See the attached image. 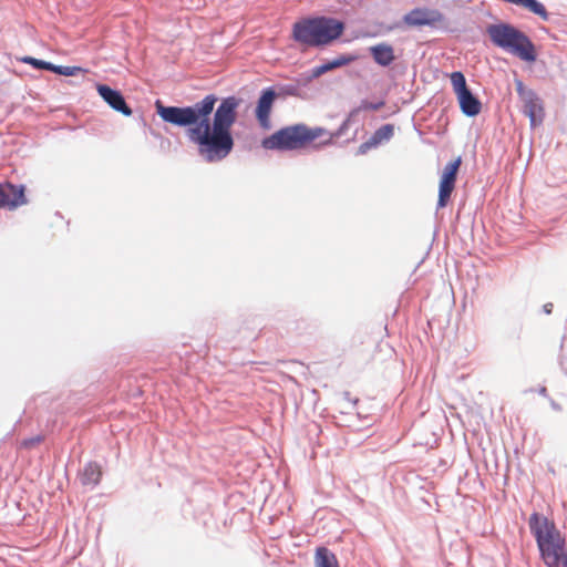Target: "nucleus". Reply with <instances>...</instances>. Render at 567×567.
Wrapping results in <instances>:
<instances>
[{"instance_id":"obj_19","label":"nucleus","mask_w":567,"mask_h":567,"mask_svg":"<svg viewBox=\"0 0 567 567\" xmlns=\"http://www.w3.org/2000/svg\"><path fill=\"white\" fill-rule=\"evenodd\" d=\"M21 62L30 64L37 69L52 71L53 64L43 60H39L32 56H23L20 59Z\"/></svg>"},{"instance_id":"obj_11","label":"nucleus","mask_w":567,"mask_h":567,"mask_svg":"<svg viewBox=\"0 0 567 567\" xmlns=\"http://www.w3.org/2000/svg\"><path fill=\"white\" fill-rule=\"evenodd\" d=\"M275 97V91L271 89H267L262 92L261 96L258 100L256 117L264 130H269L271 127L269 115Z\"/></svg>"},{"instance_id":"obj_21","label":"nucleus","mask_w":567,"mask_h":567,"mask_svg":"<svg viewBox=\"0 0 567 567\" xmlns=\"http://www.w3.org/2000/svg\"><path fill=\"white\" fill-rule=\"evenodd\" d=\"M383 105H384L383 102H379V103L363 102L361 104V110H373V111H377V110H380Z\"/></svg>"},{"instance_id":"obj_15","label":"nucleus","mask_w":567,"mask_h":567,"mask_svg":"<svg viewBox=\"0 0 567 567\" xmlns=\"http://www.w3.org/2000/svg\"><path fill=\"white\" fill-rule=\"evenodd\" d=\"M370 53L373 60L382 66H388L395 60L393 48L386 43L371 47Z\"/></svg>"},{"instance_id":"obj_6","label":"nucleus","mask_w":567,"mask_h":567,"mask_svg":"<svg viewBox=\"0 0 567 567\" xmlns=\"http://www.w3.org/2000/svg\"><path fill=\"white\" fill-rule=\"evenodd\" d=\"M450 80L462 113L471 117L478 115L482 110V103L468 90L464 74L455 71L451 73Z\"/></svg>"},{"instance_id":"obj_1","label":"nucleus","mask_w":567,"mask_h":567,"mask_svg":"<svg viewBox=\"0 0 567 567\" xmlns=\"http://www.w3.org/2000/svg\"><path fill=\"white\" fill-rule=\"evenodd\" d=\"M207 94L187 106H165L156 102V112L166 123L186 128L189 142L197 146L198 155L207 163L224 161L234 148L231 127L237 120L240 100L236 96L221 99Z\"/></svg>"},{"instance_id":"obj_7","label":"nucleus","mask_w":567,"mask_h":567,"mask_svg":"<svg viewBox=\"0 0 567 567\" xmlns=\"http://www.w3.org/2000/svg\"><path fill=\"white\" fill-rule=\"evenodd\" d=\"M461 164L462 158L458 156L449 162L443 168L439 184L437 209L444 208L449 204L451 195L455 189L456 177Z\"/></svg>"},{"instance_id":"obj_3","label":"nucleus","mask_w":567,"mask_h":567,"mask_svg":"<svg viewBox=\"0 0 567 567\" xmlns=\"http://www.w3.org/2000/svg\"><path fill=\"white\" fill-rule=\"evenodd\" d=\"M492 43L525 62H535L537 52L530 39L509 23H494L486 28Z\"/></svg>"},{"instance_id":"obj_12","label":"nucleus","mask_w":567,"mask_h":567,"mask_svg":"<svg viewBox=\"0 0 567 567\" xmlns=\"http://www.w3.org/2000/svg\"><path fill=\"white\" fill-rule=\"evenodd\" d=\"M24 203L23 188L14 185L0 186V207L16 208Z\"/></svg>"},{"instance_id":"obj_16","label":"nucleus","mask_w":567,"mask_h":567,"mask_svg":"<svg viewBox=\"0 0 567 567\" xmlns=\"http://www.w3.org/2000/svg\"><path fill=\"white\" fill-rule=\"evenodd\" d=\"M315 567H340L337 556L327 547H318L315 553Z\"/></svg>"},{"instance_id":"obj_13","label":"nucleus","mask_w":567,"mask_h":567,"mask_svg":"<svg viewBox=\"0 0 567 567\" xmlns=\"http://www.w3.org/2000/svg\"><path fill=\"white\" fill-rule=\"evenodd\" d=\"M394 134V125L393 124H385L378 128L373 135L364 143L360 145V152L365 153L369 150L377 147L383 142H388L392 138Z\"/></svg>"},{"instance_id":"obj_17","label":"nucleus","mask_w":567,"mask_h":567,"mask_svg":"<svg viewBox=\"0 0 567 567\" xmlns=\"http://www.w3.org/2000/svg\"><path fill=\"white\" fill-rule=\"evenodd\" d=\"M101 474V468L96 463H87L81 473V482L83 485L94 486L99 483Z\"/></svg>"},{"instance_id":"obj_4","label":"nucleus","mask_w":567,"mask_h":567,"mask_svg":"<svg viewBox=\"0 0 567 567\" xmlns=\"http://www.w3.org/2000/svg\"><path fill=\"white\" fill-rule=\"evenodd\" d=\"M344 24L332 18H313L293 25V38L310 47L328 45L341 37Z\"/></svg>"},{"instance_id":"obj_5","label":"nucleus","mask_w":567,"mask_h":567,"mask_svg":"<svg viewBox=\"0 0 567 567\" xmlns=\"http://www.w3.org/2000/svg\"><path fill=\"white\" fill-rule=\"evenodd\" d=\"M331 140V133L322 127H308L305 124L286 126V150L319 148Z\"/></svg>"},{"instance_id":"obj_18","label":"nucleus","mask_w":567,"mask_h":567,"mask_svg":"<svg viewBox=\"0 0 567 567\" xmlns=\"http://www.w3.org/2000/svg\"><path fill=\"white\" fill-rule=\"evenodd\" d=\"M266 150H282L284 148V128L278 130L275 134L266 137L262 143Z\"/></svg>"},{"instance_id":"obj_10","label":"nucleus","mask_w":567,"mask_h":567,"mask_svg":"<svg viewBox=\"0 0 567 567\" xmlns=\"http://www.w3.org/2000/svg\"><path fill=\"white\" fill-rule=\"evenodd\" d=\"M96 90L100 94V96L115 111L122 113L125 116H130L132 114V110L127 106L125 103L124 97L122 94L111 89L110 86L105 84H99L96 86Z\"/></svg>"},{"instance_id":"obj_8","label":"nucleus","mask_w":567,"mask_h":567,"mask_svg":"<svg viewBox=\"0 0 567 567\" xmlns=\"http://www.w3.org/2000/svg\"><path fill=\"white\" fill-rule=\"evenodd\" d=\"M516 90L523 102V112L529 117L530 125L540 124L545 115L542 100L534 91L525 89L520 81L516 83Z\"/></svg>"},{"instance_id":"obj_20","label":"nucleus","mask_w":567,"mask_h":567,"mask_svg":"<svg viewBox=\"0 0 567 567\" xmlns=\"http://www.w3.org/2000/svg\"><path fill=\"white\" fill-rule=\"evenodd\" d=\"M82 71L79 66H64V65H54L52 72L65 76H75Z\"/></svg>"},{"instance_id":"obj_2","label":"nucleus","mask_w":567,"mask_h":567,"mask_svg":"<svg viewBox=\"0 0 567 567\" xmlns=\"http://www.w3.org/2000/svg\"><path fill=\"white\" fill-rule=\"evenodd\" d=\"M528 526L544 564L547 567H567L566 539L554 520L543 514L533 513Z\"/></svg>"},{"instance_id":"obj_14","label":"nucleus","mask_w":567,"mask_h":567,"mask_svg":"<svg viewBox=\"0 0 567 567\" xmlns=\"http://www.w3.org/2000/svg\"><path fill=\"white\" fill-rule=\"evenodd\" d=\"M355 60H357L355 55H351V54L339 55L338 58H336L332 61L326 62L321 65L313 68L311 70V78H319L320 75H322L331 70L348 65Z\"/></svg>"},{"instance_id":"obj_9","label":"nucleus","mask_w":567,"mask_h":567,"mask_svg":"<svg viewBox=\"0 0 567 567\" xmlns=\"http://www.w3.org/2000/svg\"><path fill=\"white\" fill-rule=\"evenodd\" d=\"M409 27H435L444 21V16L436 9L415 8L403 17Z\"/></svg>"},{"instance_id":"obj_22","label":"nucleus","mask_w":567,"mask_h":567,"mask_svg":"<svg viewBox=\"0 0 567 567\" xmlns=\"http://www.w3.org/2000/svg\"><path fill=\"white\" fill-rule=\"evenodd\" d=\"M41 440H42L41 436H34V437H31L29 440L23 441V445L27 446V447L33 446V445L40 443Z\"/></svg>"}]
</instances>
